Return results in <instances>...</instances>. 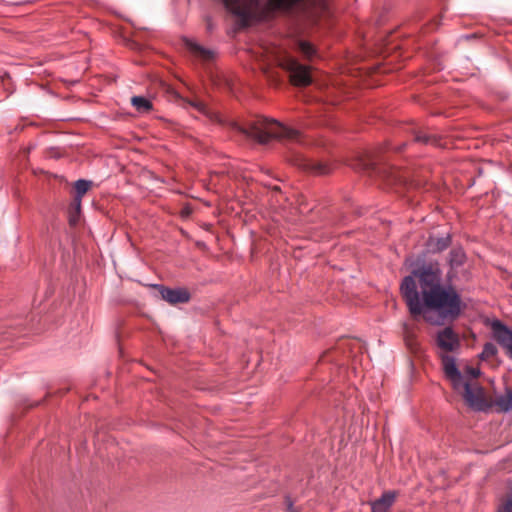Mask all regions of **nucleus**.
<instances>
[{"mask_svg":"<svg viewBox=\"0 0 512 512\" xmlns=\"http://www.w3.org/2000/svg\"><path fill=\"white\" fill-rule=\"evenodd\" d=\"M401 293L410 314L414 317L434 311L438 319L425 315V320L441 325L446 320L457 319L462 312V300L451 285L442 284V270L438 262L424 263L404 277Z\"/></svg>","mask_w":512,"mask_h":512,"instance_id":"1","label":"nucleus"},{"mask_svg":"<svg viewBox=\"0 0 512 512\" xmlns=\"http://www.w3.org/2000/svg\"><path fill=\"white\" fill-rule=\"evenodd\" d=\"M236 128L260 144H266L271 139H288L292 141H299L300 139V134L297 130L286 127L274 119L263 117L250 121L246 126L237 125Z\"/></svg>","mask_w":512,"mask_h":512,"instance_id":"2","label":"nucleus"},{"mask_svg":"<svg viewBox=\"0 0 512 512\" xmlns=\"http://www.w3.org/2000/svg\"><path fill=\"white\" fill-rule=\"evenodd\" d=\"M493 339L505 350L506 355L512 359V329L500 320L491 322Z\"/></svg>","mask_w":512,"mask_h":512,"instance_id":"3","label":"nucleus"},{"mask_svg":"<svg viewBox=\"0 0 512 512\" xmlns=\"http://www.w3.org/2000/svg\"><path fill=\"white\" fill-rule=\"evenodd\" d=\"M289 161L299 169L315 175H325L331 171L329 165L306 158L302 154H294Z\"/></svg>","mask_w":512,"mask_h":512,"instance_id":"4","label":"nucleus"},{"mask_svg":"<svg viewBox=\"0 0 512 512\" xmlns=\"http://www.w3.org/2000/svg\"><path fill=\"white\" fill-rule=\"evenodd\" d=\"M436 344L445 352H455L461 345L458 334L449 326L437 332Z\"/></svg>","mask_w":512,"mask_h":512,"instance_id":"5","label":"nucleus"},{"mask_svg":"<svg viewBox=\"0 0 512 512\" xmlns=\"http://www.w3.org/2000/svg\"><path fill=\"white\" fill-rule=\"evenodd\" d=\"M462 397L467 405L475 411H485L488 408L483 389L477 384H471L470 387H466Z\"/></svg>","mask_w":512,"mask_h":512,"instance_id":"6","label":"nucleus"},{"mask_svg":"<svg viewBox=\"0 0 512 512\" xmlns=\"http://www.w3.org/2000/svg\"><path fill=\"white\" fill-rule=\"evenodd\" d=\"M290 78L294 85L308 86L312 82L309 69L295 61L289 64Z\"/></svg>","mask_w":512,"mask_h":512,"instance_id":"7","label":"nucleus"},{"mask_svg":"<svg viewBox=\"0 0 512 512\" xmlns=\"http://www.w3.org/2000/svg\"><path fill=\"white\" fill-rule=\"evenodd\" d=\"M163 300L170 304L186 303L190 299L189 292L184 288H167L162 285H156Z\"/></svg>","mask_w":512,"mask_h":512,"instance_id":"8","label":"nucleus"},{"mask_svg":"<svg viewBox=\"0 0 512 512\" xmlns=\"http://www.w3.org/2000/svg\"><path fill=\"white\" fill-rule=\"evenodd\" d=\"M397 497L396 491H385L380 498L371 502L372 512H389Z\"/></svg>","mask_w":512,"mask_h":512,"instance_id":"9","label":"nucleus"},{"mask_svg":"<svg viewBox=\"0 0 512 512\" xmlns=\"http://www.w3.org/2000/svg\"><path fill=\"white\" fill-rule=\"evenodd\" d=\"M452 242L451 235L449 233L441 236H429L426 241V247L430 253H440L446 250Z\"/></svg>","mask_w":512,"mask_h":512,"instance_id":"10","label":"nucleus"},{"mask_svg":"<svg viewBox=\"0 0 512 512\" xmlns=\"http://www.w3.org/2000/svg\"><path fill=\"white\" fill-rule=\"evenodd\" d=\"M466 262V254L461 247H454L449 252L448 264L451 270H457L462 267Z\"/></svg>","mask_w":512,"mask_h":512,"instance_id":"11","label":"nucleus"},{"mask_svg":"<svg viewBox=\"0 0 512 512\" xmlns=\"http://www.w3.org/2000/svg\"><path fill=\"white\" fill-rule=\"evenodd\" d=\"M440 357L446 378L449 379L450 377H458L460 370L456 365L455 358L447 354H443Z\"/></svg>","mask_w":512,"mask_h":512,"instance_id":"12","label":"nucleus"},{"mask_svg":"<svg viewBox=\"0 0 512 512\" xmlns=\"http://www.w3.org/2000/svg\"><path fill=\"white\" fill-rule=\"evenodd\" d=\"M495 405L501 412H508L512 409V390L507 389L505 394L497 396Z\"/></svg>","mask_w":512,"mask_h":512,"instance_id":"13","label":"nucleus"},{"mask_svg":"<svg viewBox=\"0 0 512 512\" xmlns=\"http://www.w3.org/2000/svg\"><path fill=\"white\" fill-rule=\"evenodd\" d=\"M131 104L139 113H148L153 108L152 102L144 96L132 97Z\"/></svg>","mask_w":512,"mask_h":512,"instance_id":"14","label":"nucleus"},{"mask_svg":"<svg viewBox=\"0 0 512 512\" xmlns=\"http://www.w3.org/2000/svg\"><path fill=\"white\" fill-rule=\"evenodd\" d=\"M92 182L85 179H79L75 182V200L78 201V208L81 207L83 195L90 189Z\"/></svg>","mask_w":512,"mask_h":512,"instance_id":"15","label":"nucleus"},{"mask_svg":"<svg viewBox=\"0 0 512 512\" xmlns=\"http://www.w3.org/2000/svg\"><path fill=\"white\" fill-rule=\"evenodd\" d=\"M188 45L191 52L203 60H211L215 55L214 51L206 49L195 42H189Z\"/></svg>","mask_w":512,"mask_h":512,"instance_id":"16","label":"nucleus"},{"mask_svg":"<svg viewBox=\"0 0 512 512\" xmlns=\"http://www.w3.org/2000/svg\"><path fill=\"white\" fill-rule=\"evenodd\" d=\"M453 387V389L458 393H463L466 390V387H470V383L465 381L464 376L461 372H459L458 377H450L448 379Z\"/></svg>","mask_w":512,"mask_h":512,"instance_id":"17","label":"nucleus"},{"mask_svg":"<svg viewBox=\"0 0 512 512\" xmlns=\"http://www.w3.org/2000/svg\"><path fill=\"white\" fill-rule=\"evenodd\" d=\"M498 353V349L496 345L492 342H487L483 346V350L480 354V358L482 360H488L496 356Z\"/></svg>","mask_w":512,"mask_h":512,"instance_id":"18","label":"nucleus"},{"mask_svg":"<svg viewBox=\"0 0 512 512\" xmlns=\"http://www.w3.org/2000/svg\"><path fill=\"white\" fill-rule=\"evenodd\" d=\"M414 141L424 143V144H429V143L435 142V140L432 136L427 135L425 133H421V132H414Z\"/></svg>","mask_w":512,"mask_h":512,"instance_id":"19","label":"nucleus"},{"mask_svg":"<svg viewBox=\"0 0 512 512\" xmlns=\"http://www.w3.org/2000/svg\"><path fill=\"white\" fill-rule=\"evenodd\" d=\"M302 52L307 55L308 57H311L315 54V48L308 42H301L300 44Z\"/></svg>","mask_w":512,"mask_h":512,"instance_id":"20","label":"nucleus"},{"mask_svg":"<svg viewBox=\"0 0 512 512\" xmlns=\"http://www.w3.org/2000/svg\"><path fill=\"white\" fill-rule=\"evenodd\" d=\"M362 165L365 170H374L376 162L372 159H369V160L363 161Z\"/></svg>","mask_w":512,"mask_h":512,"instance_id":"21","label":"nucleus"},{"mask_svg":"<svg viewBox=\"0 0 512 512\" xmlns=\"http://www.w3.org/2000/svg\"><path fill=\"white\" fill-rule=\"evenodd\" d=\"M286 504L288 512H297V510L293 506V502L290 497H286Z\"/></svg>","mask_w":512,"mask_h":512,"instance_id":"22","label":"nucleus"},{"mask_svg":"<svg viewBox=\"0 0 512 512\" xmlns=\"http://www.w3.org/2000/svg\"><path fill=\"white\" fill-rule=\"evenodd\" d=\"M192 105L201 112H205V110H206L205 105L201 102L193 103Z\"/></svg>","mask_w":512,"mask_h":512,"instance_id":"23","label":"nucleus"},{"mask_svg":"<svg viewBox=\"0 0 512 512\" xmlns=\"http://www.w3.org/2000/svg\"><path fill=\"white\" fill-rule=\"evenodd\" d=\"M505 512H512V498L506 502Z\"/></svg>","mask_w":512,"mask_h":512,"instance_id":"24","label":"nucleus"},{"mask_svg":"<svg viewBox=\"0 0 512 512\" xmlns=\"http://www.w3.org/2000/svg\"><path fill=\"white\" fill-rule=\"evenodd\" d=\"M470 372H471V374H472L474 377H477V376L479 375V373H480V371H479V370H476V369H471V371H470Z\"/></svg>","mask_w":512,"mask_h":512,"instance_id":"25","label":"nucleus"},{"mask_svg":"<svg viewBox=\"0 0 512 512\" xmlns=\"http://www.w3.org/2000/svg\"><path fill=\"white\" fill-rule=\"evenodd\" d=\"M212 28H213V26H212V21H211V19H208V20H207V29H208V30H212Z\"/></svg>","mask_w":512,"mask_h":512,"instance_id":"26","label":"nucleus"},{"mask_svg":"<svg viewBox=\"0 0 512 512\" xmlns=\"http://www.w3.org/2000/svg\"><path fill=\"white\" fill-rule=\"evenodd\" d=\"M74 205H75V208L79 211L80 207L78 208V201H76L75 199H74Z\"/></svg>","mask_w":512,"mask_h":512,"instance_id":"27","label":"nucleus"},{"mask_svg":"<svg viewBox=\"0 0 512 512\" xmlns=\"http://www.w3.org/2000/svg\"><path fill=\"white\" fill-rule=\"evenodd\" d=\"M405 145H406L405 143H402V145L397 148L398 151H401Z\"/></svg>","mask_w":512,"mask_h":512,"instance_id":"28","label":"nucleus"}]
</instances>
